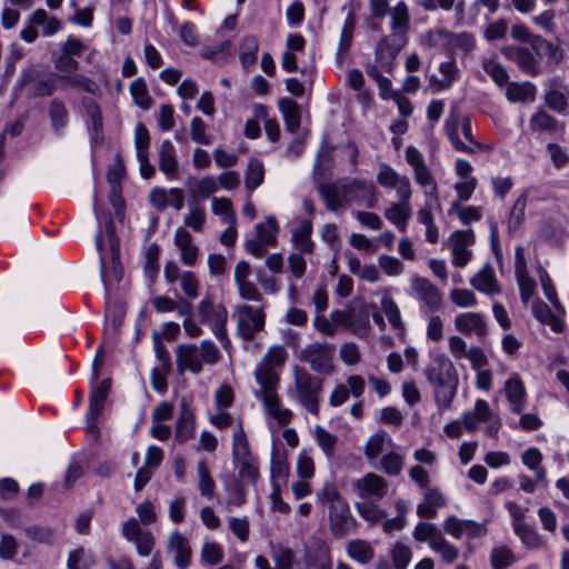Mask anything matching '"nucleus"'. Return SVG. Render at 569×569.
I'll use <instances>...</instances> for the list:
<instances>
[{"mask_svg": "<svg viewBox=\"0 0 569 569\" xmlns=\"http://www.w3.org/2000/svg\"><path fill=\"white\" fill-rule=\"evenodd\" d=\"M428 382L432 386L436 405L447 409L457 393L458 373L451 360L443 353L436 355L425 369Z\"/></svg>", "mask_w": 569, "mask_h": 569, "instance_id": "f257e3e1", "label": "nucleus"}, {"mask_svg": "<svg viewBox=\"0 0 569 569\" xmlns=\"http://www.w3.org/2000/svg\"><path fill=\"white\" fill-rule=\"evenodd\" d=\"M292 372L293 385L292 391H289V396H292L309 413L318 416L322 380L312 376L300 366H295Z\"/></svg>", "mask_w": 569, "mask_h": 569, "instance_id": "f03ea898", "label": "nucleus"}, {"mask_svg": "<svg viewBox=\"0 0 569 569\" xmlns=\"http://www.w3.org/2000/svg\"><path fill=\"white\" fill-rule=\"evenodd\" d=\"M198 315L199 322L208 325L221 346L229 350L231 340L227 331L228 311L226 307L221 303H214L210 297H207L198 303Z\"/></svg>", "mask_w": 569, "mask_h": 569, "instance_id": "7ed1b4c3", "label": "nucleus"}, {"mask_svg": "<svg viewBox=\"0 0 569 569\" xmlns=\"http://www.w3.org/2000/svg\"><path fill=\"white\" fill-rule=\"evenodd\" d=\"M333 346L323 342H312L301 350L299 359L309 363L312 371L330 375L333 371Z\"/></svg>", "mask_w": 569, "mask_h": 569, "instance_id": "20e7f679", "label": "nucleus"}, {"mask_svg": "<svg viewBox=\"0 0 569 569\" xmlns=\"http://www.w3.org/2000/svg\"><path fill=\"white\" fill-rule=\"evenodd\" d=\"M237 312V333L243 340L251 341L264 328L266 315L263 308L242 305L238 307Z\"/></svg>", "mask_w": 569, "mask_h": 569, "instance_id": "39448f33", "label": "nucleus"}, {"mask_svg": "<svg viewBox=\"0 0 569 569\" xmlns=\"http://www.w3.org/2000/svg\"><path fill=\"white\" fill-rule=\"evenodd\" d=\"M411 295L429 312L436 313L442 307V293L427 278L415 276L410 281Z\"/></svg>", "mask_w": 569, "mask_h": 569, "instance_id": "423d86ee", "label": "nucleus"}, {"mask_svg": "<svg viewBox=\"0 0 569 569\" xmlns=\"http://www.w3.org/2000/svg\"><path fill=\"white\" fill-rule=\"evenodd\" d=\"M342 196L348 203L356 201L370 209L375 208L378 201L373 183L358 178L342 181Z\"/></svg>", "mask_w": 569, "mask_h": 569, "instance_id": "0eeeda50", "label": "nucleus"}, {"mask_svg": "<svg viewBox=\"0 0 569 569\" xmlns=\"http://www.w3.org/2000/svg\"><path fill=\"white\" fill-rule=\"evenodd\" d=\"M331 318L335 322L345 325L359 338L368 335L370 329V313L366 306L350 308L345 311H333Z\"/></svg>", "mask_w": 569, "mask_h": 569, "instance_id": "6e6552de", "label": "nucleus"}, {"mask_svg": "<svg viewBox=\"0 0 569 569\" xmlns=\"http://www.w3.org/2000/svg\"><path fill=\"white\" fill-rule=\"evenodd\" d=\"M328 520L330 532L336 538H345L356 532L358 522L347 502L329 510Z\"/></svg>", "mask_w": 569, "mask_h": 569, "instance_id": "1a4fd4ad", "label": "nucleus"}, {"mask_svg": "<svg viewBox=\"0 0 569 569\" xmlns=\"http://www.w3.org/2000/svg\"><path fill=\"white\" fill-rule=\"evenodd\" d=\"M353 487L357 495L363 500L379 501L388 492L387 480L375 472H368L356 480Z\"/></svg>", "mask_w": 569, "mask_h": 569, "instance_id": "9d476101", "label": "nucleus"}, {"mask_svg": "<svg viewBox=\"0 0 569 569\" xmlns=\"http://www.w3.org/2000/svg\"><path fill=\"white\" fill-rule=\"evenodd\" d=\"M500 52L505 58L515 62L522 72L531 77L540 73L539 62L529 48L506 46L500 49Z\"/></svg>", "mask_w": 569, "mask_h": 569, "instance_id": "9b49d317", "label": "nucleus"}, {"mask_svg": "<svg viewBox=\"0 0 569 569\" xmlns=\"http://www.w3.org/2000/svg\"><path fill=\"white\" fill-rule=\"evenodd\" d=\"M406 44V42H399V40L389 36L381 38L375 50L376 63L385 72L391 73L396 58Z\"/></svg>", "mask_w": 569, "mask_h": 569, "instance_id": "f8f14e48", "label": "nucleus"}, {"mask_svg": "<svg viewBox=\"0 0 569 569\" xmlns=\"http://www.w3.org/2000/svg\"><path fill=\"white\" fill-rule=\"evenodd\" d=\"M569 89L561 79L555 77L546 82L545 103L558 113H565L568 109Z\"/></svg>", "mask_w": 569, "mask_h": 569, "instance_id": "ddd939ff", "label": "nucleus"}, {"mask_svg": "<svg viewBox=\"0 0 569 569\" xmlns=\"http://www.w3.org/2000/svg\"><path fill=\"white\" fill-rule=\"evenodd\" d=\"M111 388L110 379H103L96 388L90 392L89 408L87 411V420L92 432H98V427L94 421L103 410L104 401Z\"/></svg>", "mask_w": 569, "mask_h": 569, "instance_id": "4468645a", "label": "nucleus"}, {"mask_svg": "<svg viewBox=\"0 0 569 569\" xmlns=\"http://www.w3.org/2000/svg\"><path fill=\"white\" fill-rule=\"evenodd\" d=\"M149 200L152 207L159 211L166 210L168 207H173L177 211L183 208L184 197L183 191L178 188L169 190L154 188L149 193Z\"/></svg>", "mask_w": 569, "mask_h": 569, "instance_id": "2eb2a0df", "label": "nucleus"}, {"mask_svg": "<svg viewBox=\"0 0 569 569\" xmlns=\"http://www.w3.org/2000/svg\"><path fill=\"white\" fill-rule=\"evenodd\" d=\"M100 276L107 287L108 281L120 282L123 277V266L119 251H100Z\"/></svg>", "mask_w": 569, "mask_h": 569, "instance_id": "dca6fc26", "label": "nucleus"}, {"mask_svg": "<svg viewBox=\"0 0 569 569\" xmlns=\"http://www.w3.org/2000/svg\"><path fill=\"white\" fill-rule=\"evenodd\" d=\"M390 29L392 34L399 42H408V31L410 28V13L405 1H399L391 12Z\"/></svg>", "mask_w": 569, "mask_h": 569, "instance_id": "f3484780", "label": "nucleus"}, {"mask_svg": "<svg viewBox=\"0 0 569 569\" xmlns=\"http://www.w3.org/2000/svg\"><path fill=\"white\" fill-rule=\"evenodd\" d=\"M455 327L457 331L462 335H476L479 340H482L487 335L486 321L483 317L477 312L458 315L455 319Z\"/></svg>", "mask_w": 569, "mask_h": 569, "instance_id": "a211bd4d", "label": "nucleus"}, {"mask_svg": "<svg viewBox=\"0 0 569 569\" xmlns=\"http://www.w3.org/2000/svg\"><path fill=\"white\" fill-rule=\"evenodd\" d=\"M167 549L174 552L173 563L178 569H186L190 566L191 549L189 541L178 530L170 533Z\"/></svg>", "mask_w": 569, "mask_h": 569, "instance_id": "6ab92c4d", "label": "nucleus"}, {"mask_svg": "<svg viewBox=\"0 0 569 569\" xmlns=\"http://www.w3.org/2000/svg\"><path fill=\"white\" fill-rule=\"evenodd\" d=\"M277 231L276 218L268 217L264 222L256 226V237L247 241L246 249H261V247L274 246Z\"/></svg>", "mask_w": 569, "mask_h": 569, "instance_id": "aec40b11", "label": "nucleus"}, {"mask_svg": "<svg viewBox=\"0 0 569 569\" xmlns=\"http://www.w3.org/2000/svg\"><path fill=\"white\" fill-rule=\"evenodd\" d=\"M194 413L184 399L180 402V416L176 425L174 441L184 443L194 436Z\"/></svg>", "mask_w": 569, "mask_h": 569, "instance_id": "412c9836", "label": "nucleus"}, {"mask_svg": "<svg viewBox=\"0 0 569 569\" xmlns=\"http://www.w3.org/2000/svg\"><path fill=\"white\" fill-rule=\"evenodd\" d=\"M177 367L180 372L189 370L198 375L202 371V362L196 345H181L177 348Z\"/></svg>", "mask_w": 569, "mask_h": 569, "instance_id": "4be33fe9", "label": "nucleus"}, {"mask_svg": "<svg viewBox=\"0 0 569 569\" xmlns=\"http://www.w3.org/2000/svg\"><path fill=\"white\" fill-rule=\"evenodd\" d=\"M159 169L169 179L178 178L179 162L176 156V149L169 140H164L159 148Z\"/></svg>", "mask_w": 569, "mask_h": 569, "instance_id": "5701e85b", "label": "nucleus"}, {"mask_svg": "<svg viewBox=\"0 0 569 569\" xmlns=\"http://www.w3.org/2000/svg\"><path fill=\"white\" fill-rule=\"evenodd\" d=\"M471 284L478 291L490 296L499 295L501 291L495 274V270L489 263H486L472 278Z\"/></svg>", "mask_w": 569, "mask_h": 569, "instance_id": "b1692460", "label": "nucleus"}, {"mask_svg": "<svg viewBox=\"0 0 569 569\" xmlns=\"http://www.w3.org/2000/svg\"><path fill=\"white\" fill-rule=\"evenodd\" d=\"M506 397L513 413L521 415L525 408L526 389L518 377H511L506 381Z\"/></svg>", "mask_w": 569, "mask_h": 569, "instance_id": "393cba45", "label": "nucleus"}, {"mask_svg": "<svg viewBox=\"0 0 569 569\" xmlns=\"http://www.w3.org/2000/svg\"><path fill=\"white\" fill-rule=\"evenodd\" d=\"M261 398L269 416L277 420L280 425H288L292 420V411L282 407L277 391L263 393L261 395Z\"/></svg>", "mask_w": 569, "mask_h": 569, "instance_id": "a878e982", "label": "nucleus"}, {"mask_svg": "<svg viewBox=\"0 0 569 569\" xmlns=\"http://www.w3.org/2000/svg\"><path fill=\"white\" fill-rule=\"evenodd\" d=\"M535 266H536V269L538 272L541 289H542L546 298L552 305L556 312L565 313V307L562 306V303L560 302V300L558 298L555 283H553L552 279L550 278L549 273L540 264V262L537 261V259H535Z\"/></svg>", "mask_w": 569, "mask_h": 569, "instance_id": "bb28decb", "label": "nucleus"}, {"mask_svg": "<svg viewBox=\"0 0 569 569\" xmlns=\"http://www.w3.org/2000/svg\"><path fill=\"white\" fill-rule=\"evenodd\" d=\"M254 378L261 387V395L277 391L280 378L276 369L269 367V365L259 362L254 371Z\"/></svg>", "mask_w": 569, "mask_h": 569, "instance_id": "cd10ccee", "label": "nucleus"}, {"mask_svg": "<svg viewBox=\"0 0 569 569\" xmlns=\"http://www.w3.org/2000/svg\"><path fill=\"white\" fill-rule=\"evenodd\" d=\"M393 446L392 439L386 431L371 435L363 449V455L369 461L380 457L387 447Z\"/></svg>", "mask_w": 569, "mask_h": 569, "instance_id": "c85d7f7f", "label": "nucleus"}, {"mask_svg": "<svg viewBox=\"0 0 569 569\" xmlns=\"http://www.w3.org/2000/svg\"><path fill=\"white\" fill-rule=\"evenodd\" d=\"M279 109L282 113L286 129L295 132L300 127L301 111L298 103L291 98H282L278 102Z\"/></svg>", "mask_w": 569, "mask_h": 569, "instance_id": "c756f323", "label": "nucleus"}, {"mask_svg": "<svg viewBox=\"0 0 569 569\" xmlns=\"http://www.w3.org/2000/svg\"><path fill=\"white\" fill-rule=\"evenodd\" d=\"M531 309L535 318L541 323L550 326L552 331L561 332L563 330V323L558 317L559 313L552 312L542 300L533 301Z\"/></svg>", "mask_w": 569, "mask_h": 569, "instance_id": "7c9ffc66", "label": "nucleus"}, {"mask_svg": "<svg viewBox=\"0 0 569 569\" xmlns=\"http://www.w3.org/2000/svg\"><path fill=\"white\" fill-rule=\"evenodd\" d=\"M318 190L330 211H337L346 202L342 196V181L339 183H321Z\"/></svg>", "mask_w": 569, "mask_h": 569, "instance_id": "2f4dec72", "label": "nucleus"}, {"mask_svg": "<svg viewBox=\"0 0 569 569\" xmlns=\"http://www.w3.org/2000/svg\"><path fill=\"white\" fill-rule=\"evenodd\" d=\"M234 468L239 471V477L250 483H254L259 476L257 459L249 453L247 456L233 457Z\"/></svg>", "mask_w": 569, "mask_h": 569, "instance_id": "473e14b6", "label": "nucleus"}, {"mask_svg": "<svg viewBox=\"0 0 569 569\" xmlns=\"http://www.w3.org/2000/svg\"><path fill=\"white\" fill-rule=\"evenodd\" d=\"M530 46L540 58H548L552 62H559L562 59L560 48L541 36L532 37Z\"/></svg>", "mask_w": 569, "mask_h": 569, "instance_id": "72a5a7b5", "label": "nucleus"}, {"mask_svg": "<svg viewBox=\"0 0 569 569\" xmlns=\"http://www.w3.org/2000/svg\"><path fill=\"white\" fill-rule=\"evenodd\" d=\"M506 96L510 102H526L535 100L536 87L530 82H508Z\"/></svg>", "mask_w": 569, "mask_h": 569, "instance_id": "f704fd0d", "label": "nucleus"}, {"mask_svg": "<svg viewBox=\"0 0 569 569\" xmlns=\"http://www.w3.org/2000/svg\"><path fill=\"white\" fill-rule=\"evenodd\" d=\"M49 117L52 129L56 134H61L67 127L69 112L64 103L58 99H53L49 106Z\"/></svg>", "mask_w": 569, "mask_h": 569, "instance_id": "c9c22d12", "label": "nucleus"}, {"mask_svg": "<svg viewBox=\"0 0 569 569\" xmlns=\"http://www.w3.org/2000/svg\"><path fill=\"white\" fill-rule=\"evenodd\" d=\"M526 207H527V196L525 193H522L517 198V200L515 201V203L510 210V213H509V217L507 220V228H508L509 233H515L521 228V226L525 221Z\"/></svg>", "mask_w": 569, "mask_h": 569, "instance_id": "e433bc0d", "label": "nucleus"}, {"mask_svg": "<svg viewBox=\"0 0 569 569\" xmlns=\"http://www.w3.org/2000/svg\"><path fill=\"white\" fill-rule=\"evenodd\" d=\"M459 118L457 114H451L445 122V131L453 148L457 151L465 153H475V149L467 143H463L458 136Z\"/></svg>", "mask_w": 569, "mask_h": 569, "instance_id": "4c0bfd02", "label": "nucleus"}, {"mask_svg": "<svg viewBox=\"0 0 569 569\" xmlns=\"http://www.w3.org/2000/svg\"><path fill=\"white\" fill-rule=\"evenodd\" d=\"M442 531L437 527V525L427 521H419L412 532L413 538L419 542H428L429 547H432L433 541H436Z\"/></svg>", "mask_w": 569, "mask_h": 569, "instance_id": "58836bf2", "label": "nucleus"}, {"mask_svg": "<svg viewBox=\"0 0 569 569\" xmlns=\"http://www.w3.org/2000/svg\"><path fill=\"white\" fill-rule=\"evenodd\" d=\"M356 28V16L352 8L348 10L347 17L343 22V27L341 30L338 56H342L348 52L353 37V31Z\"/></svg>", "mask_w": 569, "mask_h": 569, "instance_id": "ea45409f", "label": "nucleus"}, {"mask_svg": "<svg viewBox=\"0 0 569 569\" xmlns=\"http://www.w3.org/2000/svg\"><path fill=\"white\" fill-rule=\"evenodd\" d=\"M259 40L256 36H247L240 46V61L243 68H250L257 60Z\"/></svg>", "mask_w": 569, "mask_h": 569, "instance_id": "a19ab883", "label": "nucleus"}, {"mask_svg": "<svg viewBox=\"0 0 569 569\" xmlns=\"http://www.w3.org/2000/svg\"><path fill=\"white\" fill-rule=\"evenodd\" d=\"M313 433L316 442L321 448L325 456L331 459L335 456V449L338 442V437L336 435H332L321 426H316Z\"/></svg>", "mask_w": 569, "mask_h": 569, "instance_id": "79ce46f5", "label": "nucleus"}, {"mask_svg": "<svg viewBox=\"0 0 569 569\" xmlns=\"http://www.w3.org/2000/svg\"><path fill=\"white\" fill-rule=\"evenodd\" d=\"M347 553L360 563H368L373 558L372 547L365 540H353L347 546Z\"/></svg>", "mask_w": 569, "mask_h": 569, "instance_id": "37998d69", "label": "nucleus"}, {"mask_svg": "<svg viewBox=\"0 0 569 569\" xmlns=\"http://www.w3.org/2000/svg\"><path fill=\"white\" fill-rule=\"evenodd\" d=\"M355 507L359 516L369 522H378L387 516V512L379 508L375 500L356 502Z\"/></svg>", "mask_w": 569, "mask_h": 569, "instance_id": "c03bdc74", "label": "nucleus"}, {"mask_svg": "<svg viewBox=\"0 0 569 569\" xmlns=\"http://www.w3.org/2000/svg\"><path fill=\"white\" fill-rule=\"evenodd\" d=\"M94 563L93 555L84 548H78L69 552L68 569H90Z\"/></svg>", "mask_w": 569, "mask_h": 569, "instance_id": "a18cd8bd", "label": "nucleus"}, {"mask_svg": "<svg viewBox=\"0 0 569 569\" xmlns=\"http://www.w3.org/2000/svg\"><path fill=\"white\" fill-rule=\"evenodd\" d=\"M198 470V488L201 496L211 499L214 495L216 483L210 475V471L203 460L198 461L197 463Z\"/></svg>", "mask_w": 569, "mask_h": 569, "instance_id": "49530a36", "label": "nucleus"}, {"mask_svg": "<svg viewBox=\"0 0 569 569\" xmlns=\"http://www.w3.org/2000/svg\"><path fill=\"white\" fill-rule=\"evenodd\" d=\"M405 460L400 453L389 451L380 458V469L388 476H399L403 469Z\"/></svg>", "mask_w": 569, "mask_h": 569, "instance_id": "de8ad7c7", "label": "nucleus"}, {"mask_svg": "<svg viewBox=\"0 0 569 569\" xmlns=\"http://www.w3.org/2000/svg\"><path fill=\"white\" fill-rule=\"evenodd\" d=\"M264 178V168L260 160L251 159L248 163L246 171V187L248 190L253 191L262 182Z\"/></svg>", "mask_w": 569, "mask_h": 569, "instance_id": "09e8293b", "label": "nucleus"}, {"mask_svg": "<svg viewBox=\"0 0 569 569\" xmlns=\"http://www.w3.org/2000/svg\"><path fill=\"white\" fill-rule=\"evenodd\" d=\"M288 462L286 455L280 452L279 449L273 446L272 452H271V466H270V472L272 478V483L276 482V480H283L288 475Z\"/></svg>", "mask_w": 569, "mask_h": 569, "instance_id": "8fccbe9b", "label": "nucleus"}, {"mask_svg": "<svg viewBox=\"0 0 569 569\" xmlns=\"http://www.w3.org/2000/svg\"><path fill=\"white\" fill-rule=\"evenodd\" d=\"M318 501L328 507V511L346 503L332 483H326L317 495Z\"/></svg>", "mask_w": 569, "mask_h": 569, "instance_id": "3c124183", "label": "nucleus"}, {"mask_svg": "<svg viewBox=\"0 0 569 569\" xmlns=\"http://www.w3.org/2000/svg\"><path fill=\"white\" fill-rule=\"evenodd\" d=\"M482 68L497 86L503 87L509 82V74L500 62L493 59H486L482 62Z\"/></svg>", "mask_w": 569, "mask_h": 569, "instance_id": "603ef678", "label": "nucleus"}, {"mask_svg": "<svg viewBox=\"0 0 569 569\" xmlns=\"http://www.w3.org/2000/svg\"><path fill=\"white\" fill-rule=\"evenodd\" d=\"M446 44L452 49H460L466 52L473 50L476 46L475 37L470 32L455 33L448 30V39Z\"/></svg>", "mask_w": 569, "mask_h": 569, "instance_id": "864d4df0", "label": "nucleus"}, {"mask_svg": "<svg viewBox=\"0 0 569 569\" xmlns=\"http://www.w3.org/2000/svg\"><path fill=\"white\" fill-rule=\"evenodd\" d=\"M130 92L134 102L142 109H149L152 104V99L148 93V88L144 79L137 78L130 84Z\"/></svg>", "mask_w": 569, "mask_h": 569, "instance_id": "5fc2aeb1", "label": "nucleus"}, {"mask_svg": "<svg viewBox=\"0 0 569 569\" xmlns=\"http://www.w3.org/2000/svg\"><path fill=\"white\" fill-rule=\"evenodd\" d=\"M381 310L386 315L392 328L401 331L405 329V323L402 321L399 307L392 298L385 297L381 300Z\"/></svg>", "mask_w": 569, "mask_h": 569, "instance_id": "6e6d98bb", "label": "nucleus"}, {"mask_svg": "<svg viewBox=\"0 0 569 569\" xmlns=\"http://www.w3.org/2000/svg\"><path fill=\"white\" fill-rule=\"evenodd\" d=\"M431 549L439 553L446 563H453L459 557V549L450 543L443 533L432 543Z\"/></svg>", "mask_w": 569, "mask_h": 569, "instance_id": "4d7b16f0", "label": "nucleus"}, {"mask_svg": "<svg viewBox=\"0 0 569 569\" xmlns=\"http://www.w3.org/2000/svg\"><path fill=\"white\" fill-rule=\"evenodd\" d=\"M530 128L533 131L555 132L558 129V121L545 110H540L531 117Z\"/></svg>", "mask_w": 569, "mask_h": 569, "instance_id": "13d9d810", "label": "nucleus"}, {"mask_svg": "<svg viewBox=\"0 0 569 569\" xmlns=\"http://www.w3.org/2000/svg\"><path fill=\"white\" fill-rule=\"evenodd\" d=\"M159 272H160L159 251H146L143 274L148 281L149 287L154 284Z\"/></svg>", "mask_w": 569, "mask_h": 569, "instance_id": "bf43d9fd", "label": "nucleus"}, {"mask_svg": "<svg viewBox=\"0 0 569 569\" xmlns=\"http://www.w3.org/2000/svg\"><path fill=\"white\" fill-rule=\"evenodd\" d=\"M206 221V211L199 203H190V212L184 217V226L191 228L193 231L199 232Z\"/></svg>", "mask_w": 569, "mask_h": 569, "instance_id": "052dcab7", "label": "nucleus"}, {"mask_svg": "<svg viewBox=\"0 0 569 569\" xmlns=\"http://www.w3.org/2000/svg\"><path fill=\"white\" fill-rule=\"evenodd\" d=\"M96 244L98 249H119L120 241L114 233V223L111 219L106 223L104 233L97 234Z\"/></svg>", "mask_w": 569, "mask_h": 569, "instance_id": "680f3d73", "label": "nucleus"}, {"mask_svg": "<svg viewBox=\"0 0 569 569\" xmlns=\"http://www.w3.org/2000/svg\"><path fill=\"white\" fill-rule=\"evenodd\" d=\"M201 561L208 566H216L223 559L222 547L217 542H204L201 548Z\"/></svg>", "mask_w": 569, "mask_h": 569, "instance_id": "e2e57ef3", "label": "nucleus"}, {"mask_svg": "<svg viewBox=\"0 0 569 569\" xmlns=\"http://www.w3.org/2000/svg\"><path fill=\"white\" fill-rule=\"evenodd\" d=\"M26 535L33 541L50 545L54 541L56 530L44 526H31L26 529Z\"/></svg>", "mask_w": 569, "mask_h": 569, "instance_id": "0e129e2a", "label": "nucleus"}, {"mask_svg": "<svg viewBox=\"0 0 569 569\" xmlns=\"http://www.w3.org/2000/svg\"><path fill=\"white\" fill-rule=\"evenodd\" d=\"M386 217L395 223L400 230H403L408 218L410 217V206L393 203L387 211Z\"/></svg>", "mask_w": 569, "mask_h": 569, "instance_id": "69168bd1", "label": "nucleus"}, {"mask_svg": "<svg viewBox=\"0 0 569 569\" xmlns=\"http://www.w3.org/2000/svg\"><path fill=\"white\" fill-rule=\"evenodd\" d=\"M271 557L277 569H292L295 555L291 549L282 546L272 547Z\"/></svg>", "mask_w": 569, "mask_h": 569, "instance_id": "338daca9", "label": "nucleus"}, {"mask_svg": "<svg viewBox=\"0 0 569 569\" xmlns=\"http://www.w3.org/2000/svg\"><path fill=\"white\" fill-rule=\"evenodd\" d=\"M490 561L493 569H506L515 561V557L510 549L498 547L491 551Z\"/></svg>", "mask_w": 569, "mask_h": 569, "instance_id": "774afa93", "label": "nucleus"}]
</instances>
